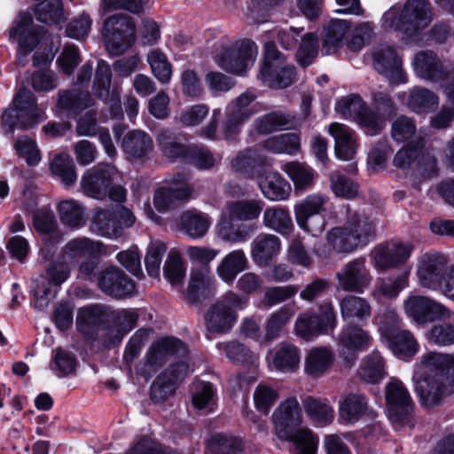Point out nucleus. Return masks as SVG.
<instances>
[{
    "label": "nucleus",
    "mask_w": 454,
    "mask_h": 454,
    "mask_svg": "<svg viewBox=\"0 0 454 454\" xmlns=\"http://www.w3.org/2000/svg\"><path fill=\"white\" fill-rule=\"evenodd\" d=\"M36 19L48 25H59L65 20L61 0H45L37 4Z\"/></svg>",
    "instance_id": "59"
},
{
    "label": "nucleus",
    "mask_w": 454,
    "mask_h": 454,
    "mask_svg": "<svg viewBox=\"0 0 454 454\" xmlns=\"http://www.w3.org/2000/svg\"><path fill=\"white\" fill-rule=\"evenodd\" d=\"M262 223L266 228L281 235H287L294 229L290 212L285 207L274 206L267 207L263 211Z\"/></svg>",
    "instance_id": "45"
},
{
    "label": "nucleus",
    "mask_w": 454,
    "mask_h": 454,
    "mask_svg": "<svg viewBox=\"0 0 454 454\" xmlns=\"http://www.w3.org/2000/svg\"><path fill=\"white\" fill-rule=\"evenodd\" d=\"M375 234V221L364 212L348 207L344 225L331 229L326 239L336 253L348 254L366 246Z\"/></svg>",
    "instance_id": "2"
},
{
    "label": "nucleus",
    "mask_w": 454,
    "mask_h": 454,
    "mask_svg": "<svg viewBox=\"0 0 454 454\" xmlns=\"http://www.w3.org/2000/svg\"><path fill=\"white\" fill-rule=\"evenodd\" d=\"M350 29L349 22L342 20H332L325 30L322 43V53L332 55L343 45V39Z\"/></svg>",
    "instance_id": "43"
},
{
    "label": "nucleus",
    "mask_w": 454,
    "mask_h": 454,
    "mask_svg": "<svg viewBox=\"0 0 454 454\" xmlns=\"http://www.w3.org/2000/svg\"><path fill=\"white\" fill-rule=\"evenodd\" d=\"M287 441L295 445L297 454H316L318 439L309 428H300Z\"/></svg>",
    "instance_id": "64"
},
{
    "label": "nucleus",
    "mask_w": 454,
    "mask_h": 454,
    "mask_svg": "<svg viewBox=\"0 0 454 454\" xmlns=\"http://www.w3.org/2000/svg\"><path fill=\"white\" fill-rule=\"evenodd\" d=\"M374 69L391 83L407 82V75L403 68V61L395 49L387 44H380L372 51Z\"/></svg>",
    "instance_id": "19"
},
{
    "label": "nucleus",
    "mask_w": 454,
    "mask_h": 454,
    "mask_svg": "<svg viewBox=\"0 0 454 454\" xmlns=\"http://www.w3.org/2000/svg\"><path fill=\"white\" fill-rule=\"evenodd\" d=\"M214 284V278L207 271L192 272L185 297L190 303L204 301L210 294V286Z\"/></svg>",
    "instance_id": "46"
},
{
    "label": "nucleus",
    "mask_w": 454,
    "mask_h": 454,
    "mask_svg": "<svg viewBox=\"0 0 454 454\" xmlns=\"http://www.w3.org/2000/svg\"><path fill=\"white\" fill-rule=\"evenodd\" d=\"M63 255L70 259L100 258L106 254V248L100 241L86 237L69 240L63 247Z\"/></svg>",
    "instance_id": "30"
},
{
    "label": "nucleus",
    "mask_w": 454,
    "mask_h": 454,
    "mask_svg": "<svg viewBox=\"0 0 454 454\" xmlns=\"http://www.w3.org/2000/svg\"><path fill=\"white\" fill-rule=\"evenodd\" d=\"M58 210L61 222L67 226L79 228L85 223L84 207L76 200L61 201Z\"/></svg>",
    "instance_id": "58"
},
{
    "label": "nucleus",
    "mask_w": 454,
    "mask_h": 454,
    "mask_svg": "<svg viewBox=\"0 0 454 454\" xmlns=\"http://www.w3.org/2000/svg\"><path fill=\"white\" fill-rule=\"evenodd\" d=\"M228 359L236 364H254L257 356L244 344L238 340L219 342L216 344Z\"/></svg>",
    "instance_id": "56"
},
{
    "label": "nucleus",
    "mask_w": 454,
    "mask_h": 454,
    "mask_svg": "<svg viewBox=\"0 0 454 454\" xmlns=\"http://www.w3.org/2000/svg\"><path fill=\"white\" fill-rule=\"evenodd\" d=\"M327 201L328 198L325 195L310 194L294 206L295 217L323 214L326 211L325 205Z\"/></svg>",
    "instance_id": "62"
},
{
    "label": "nucleus",
    "mask_w": 454,
    "mask_h": 454,
    "mask_svg": "<svg viewBox=\"0 0 454 454\" xmlns=\"http://www.w3.org/2000/svg\"><path fill=\"white\" fill-rule=\"evenodd\" d=\"M248 261L242 249H236L227 254L216 268L219 278L226 284H232L237 276L244 271Z\"/></svg>",
    "instance_id": "37"
},
{
    "label": "nucleus",
    "mask_w": 454,
    "mask_h": 454,
    "mask_svg": "<svg viewBox=\"0 0 454 454\" xmlns=\"http://www.w3.org/2000/svg\"><path fill=\"white\" fill-rule=\"evenodd\" d=\"M409 272L404 271L395 276L377 278L372 295L376 300L394 299L408 286Z\"/></svg>",
    "instance_id": "44"
},
{
    "label": "nucleus",
    "mask_w": 454,
    "mask_h": 454,
    "mask_svg": "<svg viewBox=\"0 0 454 454\" xmlns=\"http://www.w3.org/2000/svg\"><path fill=\"white\" fill-rule=\"evenodd\" d=\"M70 273L71 268L65 255L51 262L45 267L44 273L34 279L32 294L35 307H47L50 301L55 297L58 288L70 277Z\"/></svg>",
    "instance_id": "7"
},
{
    "label": "nucleus",
    "mask_w": 454,
    "mask_h": 454,
    "mask_svg": "<svg viewBox=\"0 0 454 454\" xmlns=\"http://www.w3.org/2000/svg\"><path fill=\"white\" fill-rule=\"evenodd\" d=\"M98 287L106 295L125 299L136 293L135 282L120 268L110 266L100 271L97 277Z\"/></svg>",
    "instance_id": "21"
},
{
    "label": "nucleus",
    "mask_w": 454,
    "mask_h": 454,
    "mask_svg": "<svg viewBox=\"0 0 454 454\" xmlns=\"http://www.w3.org/2000/svg\"><path fill=\"white\" fill-rule=\"evenodd\" d=\"M93 101L89 91L73 89L59 93L58 106L68 116H76L84 109L91 106Z\"/></svg>",
    "instance_id": "41"
},
{
    "label": "nucleus",
    "mask_w": 454,
    "mask_h": 454,
    "mask_svg": "<svg viewBox=\"0 0 454 454\" xmlns=\"http://www.w3.org/2000/svg\"><path fill=\"white\" fill-rule=\"evenodd\" d=\"M193 186L182 188L160 187L153 195V204L159 212L164 213L171 210L191 199Z\"/></svg>",
    "instance_id": "31"
},
{
    "label": "nucleus",
    "mask_w": 454,
    "mask_h": 454,
    "mask_svg": "<svg viewBox=\"0 0 454 454\" xmlns=\"http://www.w3.org/2000/svg\"><path fill=\"white\" fill-rule=\"evenodd\" d=\"M262 147L275 154H295L300 149V137L294 133L272 136L265 139Z\"/></svg>",
    "instance_id": "52"
},
{
    "label": "nucleus",
    "mask_w": 454,
    "mask_h": 454,
    "mask_svg": "<svg viewBox=\"0 0 454 454\" xmlns=\"http://www.w3.org/2000/svg\"><path fill=\"white\" fill-rule=\"evenodd\" d=\"M121 148L128 158L144 160L152 153L153 141L146 132L134 129L123 137Z\"/></svg>",
    "instance_id": "28"
},
{
    "label": "nucleus",
    "mask_w": 454,
    "mask_h": 454,
    "mask_svg": "<svg viewBox=\"0 0 454 454\" xmlns=\"http://www.w3.org/2000/svg\"><path fill=\"white\" fill-rule=\"evenodd\" d=\"M354 121L369 136L379 134L386 124L384 117L374 109L368 107L365 103L363 104Z\"/></svg>",
    "instance_id": "55"
},
{
    "label": "nucleus",
    "mask_w": 454,
    "mask_h": 454,
    "mask_svg": "<svg viewBox=\"0 0 454 454\" xmlns=\"http://www.w3.org/2000/svg\"><path fill=\"white\" fill-rule=\"evenodd\" d=\"M281 241L274 234L262 233L251 243V257L259 266L267 265L280 251Z\"/></svg>",
    "instance_id": "29"
},
{
    "label": "nucleus",
    "mask_w": 454,
    "mask_h": 454,
    "mask_svg": "<svg viewBox=\"0 0 454 454\" xmlns=\"http://www.w3.org/2000/svg\"><path fill=\"white\" fill-rule=\"evenodd\" d=\"M234 222L223 221L218 224V234L222 239L231 243L248 240L257 230L256 224H234Z\"/></svg>",
    "instance_id": "53"
},
{
    "label": "nucleus",
    "mask_w": 454,
    "mask_h": 454,
    "mask_svg": "<svg viewBox=\"0 0 454 454\" xmlns=\"http://www.w3.org/2000/svg\"><path fill=\"white\" fill-rule=\"evenodd\" d=\"M403 309L408 317L422 325L451 317L448 308L425 295H410L403 302Z\"/></svg>",
    "instance_id": "14"
},
{
    "label": "nucleus",
    "mask_w": 454,
    "mask_h": 454,
    "mask_svg": "<svg viewBox=\"0 0 454 454\" xmlns=\"http://www.w3.org/2000/svg\"><path fill=\"white\" fill-rule=\"evenodd\" d=\"M76 364V357L71 351L61 347L52 349L49 367L58 377H66L74 373Z\"/></svg>",
    "instance_id": "54"
},
{
    "label": "nucleus",
    "mask_w": 454,
    "mask_h": 454,
    "mask_svg": "<svg viewBox=\"0 0 454 454\" xmlns=\"http://www.w3.org/2000/svg\"><path fill=\"white\" fill-rule=\"evenodd\" d=\"M329 133L334 138L337 157L351 160L356 153L355 132L344 124L333 122L329 126Z\"/></svg>",
    "instance_id": "32"
},
{
    "label": "nucleus",
    "mask_w": 454,
    "mask_h": 454,
    "mask_svg": "<svg viewBox=\"0 0 454 454\" xmlns=\"http://www.w3.org/2000/svg\"><path fill=\"white\" fill-rule=\"evenodd\" d=\"M260 187L263 195L273 201L286 200L292 191L290 184L278 172L267 174Z\"/></svg>",
    "instance_id": "47"
},
{
    "label": "nucleus",
    "mask_w": 454,
    "mask_h": 454,
    "mask_svg": "<svg viewBox=\"0 0 454 454\" xmlns=\"http://www.w3.org/2000/svg\"><path fill=\"white\" fill-rule=\"evenodd\" d=\"M282 170L294 183L295 192H303L313 187L317 173L308 164L290 161L283 165Z\"/></svg>",
    "instance_id": "40"
},
{
    "label": "nucleus",
    "mask_w": 454,
    "mask_h": 454,
    "mask_svg": "<svg viewBox=\"0 0 454 454\" xmlns=\"http://www.w3.org/2000/svg\"><path fill=\"white\" fill-rule=\"evenodd\" d=\"M382 20L386 27L415 35L431 23L433 12L427 0H407L402 11L391 7L384 13Z\"/></svg>",
    "instance_id": "3"
},
{
    "label": "nucleus",
    "mask_w": 454,
    "mask_h": 454,
    "mask_svg": "<svg viewBox=\"0 0 454 454\" xmlns=\"http://www.w3.org/2000/svg\"><path fill=\"white\" fill-rule=\"evenodd\" d=\"M248 298L228 291L207 309L204 320L207 332L214 334L229 333L238 320V311L248 305Z\"/></svg>",
    "instance_id": "4"
},
{
    "label": "nucleus",
    "mask_w": 454,
    "mask_h": 454,
    "mask_svg": "<svg viewBox=\"0 0 454 454\" xmlns=\"http://www.w3.org/2000/svg\"><path fill=\"white\" fill-rule=\"evenodd\" d=\"M102 36L107 51L113 55H121L135 43V21L124 13L110 15L103 22Z\"/></svg>",
    "instance_id": "8"
},
{
    "label": "nucleus",
    "mask_w": 454,
    "mask_h": 454,
    "mask_svg": "<svg viewBox=\"0 0 454 454\" xmlns=\"http://www.w3.org/2000/svg\"><path fill=\"white\" fill-rule=\"evenodd\" d=\"M74 168L73 159L66 153L56 155L51 163V172L67 186L74 184L77 179Z\"/></svg>",
    "instance_id": "60"
},
{
    "label": "nucleus",
    "mask_w": 454,
    "mask_h": 454,
    "mask_svg": "<svg viewBox=\"0 0 454 454\" xmlns=\"http://www.w3.org/2000/svg\"><path fill=\"white\" fill-rule=\"evenodd\" d=\"M414 73L421 79L439 82L447 76L442 62L432 51L418 52L412 60Z\"/></svg>",
    "instance_id": "25"
},
{
    "label": "nucleus",
    "mask_w": 454,
    "mask_h": 454,
    "mask_svg": "<svg viewBox=\"0 0 454 454\" xmlns=\"http://www.w3.org/2000/svg\"><path fill=\"white\" fill-rule=\"evenodd\" d=\"M294 314L295 309L291 305L282 306L271 313L265 322L263 340L270 343L278 339Z\"/></svg>",
    "instance_id": "42"
},
{
    "label": "nucleus",
    "mask_w": 454,
    "mask_h": 454,
    "mask_svg": "<svg viewBox=\"0 0 454 454\" xmlns=\"http://www.w3.org/2000/svg\"><path fill=\"white\" fill-rule=\"evenodd\" d=\"M9 39L17 41L18 51L16 61L20 67L27 63V56L36 48L40 37L35 30L33 19L29 13H20L18 19L13 21L9 31Z\"/></svg>",
    "instance_id": "16"
},
{
    "label": "nucleus",
    "mask_w": 454,
    "mask_h": 454,
    "mask_svg": "<svg viewBox=\"0 0 454 454\" xmlns=\"http://www.w3.org/2000/svg\"><path fill=\"white\" fill-rule=\"evenodd\" d=\"M386 406L393 422L406 424L413 413V402L404 384L392 378L385 387Z\"/></svg>",
    "instance_id": "15"
},
{
    "label": "nucleus",
    "mask_w": 454,
    "mask_h": 454,
    "mask_svg": "<svg viewBox=\"0 0 454 454\" xmlns=\"http://www.w3.org/2000/svg\"><path fill=\"white\" fill-rule=\"evenodd\" d=\"M295 76L294 66L286 61V55L278 50L275 42H267L260 79L270 88L285 89L294 82Z\"/></svg>",
    "instance_id": "6"
},
{
    "label": "nucleus",
    "mask_w": 454,
    "mask_h": 454,
    "mask_svg": "<svg viewBox=\"0 0 454 454\" xmlns=\"http://www.w3.org/2000/svg\"><path fill=\"white\" fill-rule=\"evenodd\" d=\"M386 374L385 361L378 351L367 356L358 370L359 379L370 384L380 382Z\"/></svg>",
    "instance_id": "48"
},
{
    "label": "nucleus",
    "mask_w": 454,
    "mask_h": 454,
    "mask_svg": "<svg viewBox=\"0 0 454 454\" xmlns=\"http://www.w3.org/2000/svg\"><path fill=\"white\" fill-rule=\"evenodd\" d=\"M438 96L427 88L414 86L408 91L406 106L415 114L432 113L438 107Z\"/></svg>",
    "instance_id": "38"
},
{
    "label": "nucleus",
    "mask_w": 454,
    "mask_h": 454,
    "mask_svg": "<svg viewBox=\"0 0 454 454\" xmlns=\"http://www.w3.org/2000/svg\"><path fill=\"white\" fill-rule=\"evenodd\" d=\"M448 257L439 252L431 251L422 254L417 266V276L420 286L439 291L450 272Z\"/></svg>",
    "instance_id": "12"
},
{
    "label": "nucleus",
    "mask_w": 454,
    "mask_h": 454,
    "mask_svg": "<svg viewBox=\"0 0 454 454\" xmlns=\"http://www.w3.org/2000/svg\"><path fill=\"white\" fill-rule=\"evenodd\" d=\"M112 69L109 64L99 59L97 64L93 81V92L97 98L103 100L108 106L111 117L120 119L123 115L121 97L116 90H111Z\"/></svg>",
    "instance_id": "18"
},
{
    "label": "nucleus",
    "mask_w": 454,
    "mask_h": 454,
    "mask_svg": "<svg viewBox=\"0 0 454 454\" xmlns=\"http://www.w3.org/2000/svg\"><path fill=\"white\" fill-rule=\"evenodd\" d=\"M278 398V392L274 387L265 384H259L253 395L255 409L263 415L269 413Z\"/></svg>",
    "instance_id": "63"
},
{
    "label": "nucleus",
    "mask_w": 454,
    "mask_h": 454,
    "mask_svg": "<svg viewBox=\"0 0 454 454\" xmlns=\"http://www.w3.org/2000/svg\"><path fill=\"white\" fill-rule=\"evenodd\" d=\"M393 163L399 168L415 167L417 173L424 179H430L437 175L438 168L434 154L424 148V140L419 137L415 145L409 143L395 155Z\"/></svg>",
    "instance_id": "10"
},
{
    "label": "nucleus",
    "mask_w": 454,
    "mask_h": 454,
    "mask_svg": "<svg viewBox=\"0 0 454 454\" xmlns=\"http://www.w3.org/2000/svg\"><path fill=\"white\" fill-rule=\"evenodd\" d=\"M116 173L114 165L105 163L88 169L81 181L83 192L94 199L105 198Z\"/></svg>",
    "instance_id": "22"
},
{
    "label": "nucleus",
    "mask_w": 454,
    "mask_h": 454,
    "mask_svg": "<svg viewBox=\"0 0 454 454\" xmlns=\"http://www.w3.org/2000/svg\"><path fill=\"white\" fill-rule=\"evenodd\" d=\"M412 250L411 243L390 242L380 245L374 250V266L380 270L395 268L409 259Z\"/></svg>",
    "instance_id": "24"
},
{
    "label": "nucleus",
    "mask_w": 454,
    "mask_h": 454,
    "mask_svg": "<svg viewBox=\"0 0 454 454\" xmlns=\"http://www.w3.org/2000/svg\"><path fill=\"white\" fill-rule=\"evenodd\" d=\"M210 225L211 219L208 215L197 210H187L180 215L178 229L189 238L197 239L207 233Z\"/></svg>",
    "instance_id": "35"
},
{
    "label": "nucleus",
    "mask_w": 454,
    "mask_h": 454,
    "mask_svg": "<svg viewBox=\"0 0 454 454\" xmlns=\"http://www.w3.org/2000/svg\"><path fill=\"white\" fill-rule=\"evenodd\" d=\"M207 448L212 454H236L242 450V442L232 435L215 434L208 440Z\"/></svg>",
    "instance_id": "61"
},
{
    "label": "nucleus",
    "mask_w": 454,
    "mask_h": 454,
    "mask_svg": "<svg viewBox=\"0 0 454 454\" xmlns=\"http://www.w3.org/2000/svg\"><path fill=\"white\" fill-rule=\"evenodd\" d=\"M367 414L372 419L377 417V413L370 410L368 398L364 394H348L340 403L339 416L345 423L354 424Z\"/></svg>",
    "instance_id": "26"
},
{
    "label": "nucleus",
    "mask_w": 454,
    "mask_h": 454,
    "mask_svg": "<svg viewBox=\"0 0 454 454\" xmlns=\"http://www.w3.org/2000/svg\"><path fill=\"white\" fill-rule=\"evenodd\" d=\"M108 307L102 304H93L79 309L76 317L77 330L90 337L106 322L108 316Z\"/></svg>",
    "instance_id": "27"
},
{
    "label": "nucleus",
    "mask_w": 454,
    "mask_h": 454,
    "mask_svg": "<svg viewBox=\"0 0 454 454\" xmlns=\"http://www.w3.org/2000/svg\"><path fill=\"white\" fill-rule=\"evenodd\" d=\"M255 54V44L249 40H242L217 45L214 60L224 71L242 74L253 64Z\"/></svg>",
    "instance_id": "9"
},
{
    "label": "nucleus",
    "mask_w": 454,
    "mask_h": 454,
    "mask_svg": "<svg viewBox=\"0 0 454 454\" xmlns=\"http://www.w3.org/2000/svg\"><path fill=\"white\" fill-rule=\"evenodd\" d=\"M146 61L154 77L162 84H168L173 74L172 64L167 55L159 49L150 50Z\"/></svg>",
    "instance_id": "51"
},
{
    "label": "nucleus",
    "mask_w": 454,
    "mask_h": 454,
    "mask_svg": "<svg viewBox=\"0 0 454 454\" xmlns=\"http://www.w3.org/2000/svg\"><path fill=\"white\" fill-rule=\"evenodd\" d=\"M339 306L343 320L365 322L372 316L370 302L361 296L346 294L340 299Z\"/></svg>",
    "instance_id": "36"
},
{
    "label": "nucleus",
    "mask_w": 454,
    "mask_h": 454,
    "mask_svg": "<svg viewBox=\"0 0 454 454\" xmlns=\"http://www.w3.org/2000/svg\"><path fill=\"white\" fill-rule=\"evenodd\" d=\"M318 310V314L307 311L298 316L294 325L298 336L309 340L313 336L326 333L335 328L337 316L333 303H322Z\"/></svg>",
    "instance_id": "11"
},
{
    "label": "nucleus",
    "mask_w": 454,
    "mask_h": 454,
    "mask_svg": "<svg viewBox=\"0 0 454 454\" xmlns=\"http://www.w3.org/2000/svg\"><path fill=\"white\" fill-rule=\"evenodd\" d=\"M333 353L327 347L311 348L304 359V372L313 379L323 376L333 365Z\"/></svg>",
    "instance_id": "34"
},
{
    "label": "nucleus",
    "mask_w": 454,
    "mask_h": 454,
    "mask_svg": "<svg viewBox=\"0 0 454 454\" xmlns=\"http://www.w3.org/2000/svg\"><path fill=\"white\" fill-rule=\"evenodd\" d=\"M43 119V112L38 108L33 93L25 88L20 89L12 101V107L2 114V126L4 133L12 134L14 129H29Z\"/></svg>",
    "instance_id": "5"
},
{
    "label": "nucleus",
    "mask_w": 454,
    "mask_h": 454,
    "mask_svg": "<svg viewBox=\"0 0 454 454\" xmlns=\"http://www.w3.org/2000/svg\"><path fill=\"white\" fill-rule=\"evenodd\" d=\"M271 419L274 433L280 440H288L299 430L302 422L301 409L295 398H288L275 409Z\"/></svg>",
    "instance_id": "20"
},
{
    "label": "nucleus",
    "mask_w": 454,
    "mask_h": 454,
    "mask_svg": "<svg viewBox=\"0 0 454 454\" xmlns=\"http://www.w3.org/2000/svg\"><path fill=\"white\" fill-rule=\"evenodd\" d=\"M371 341L372 337L368 333L353 324L344 325L337 338L340 355L348 362H353L356 353L369 348Z\"/></svg>",
    "instance_id": "23"
},
{
    "label": "nucleus",
    "mask_w": 454,
    "mask_h": 454,
    "mask_svg": "<svg viewBox=\"0 0 454 454\" xmlns=\"http://www.w3.org/2000/svg\"><path fill=\"white\" fill-rule=\"evenodd\" d=\"M419 376L415 392L425 409L440 406L454 394V356L439 352H427L420 358Z\"/></svg>",
    "instance_id": "1"
},
{
    "label": "nucleus",
    "mask_w": 454,
    "mask_h": 454,
    "mask_svg": "<svg viewBox=\"0 0 454 454\" xmlns=\"http://www.w3.org/2000/svg\"><path fill=\"white\" fill-rule=\"evenodd\" d=\"M293 116L285 111H273L255 119L254 129L260 134H270L289 127Z\"/></svg>",
    "instance_id": "50"
},
{
    "label": "nucleus",
    "mask_w": 454,
    "mask_h": 454,
    "mask_svg": "<svg viewBox=\"0 0 454 454\" xmlns=\"http://www.w3.org/2000/svg\"><path fill=\"white\" fill-rule=\"evenodd\" d=\"M338 290L363 294L371 286L372 276L366 264V260L357 257L342 265L336 272Z\"/></svg>",
    "instance_id": "13"
},
{
    "label": "nucleus",
    "mask_w": 454,
    "mask_h": 454,
    "mask_svg": "<svg viewBox=\"0 0 454 454\" xmlns=\"http://www.w3.org/2000/svg\"><path fill=\"white\" fill-rule=\"evenodd\" d=\"M392 351L401 357H411L419 350V344L409 330H403L387 340Z\"/></svg>",
    "instance_id": "57"
},
{
    "label": "nucleus",
    "mask_w": 454,
    "mask_h": 454,
    "mask_svg": "<svg viewBox=\"0 0 454 454\" xmlns=\"http://www.w3.org/2000/svg\"><path fill=\"white\" fill-rule=\"evenodd\" d=\"M301 351L290 342H280L276 347L271 359V365L282 372H294L299 369Z\"/></svg>",
    "instance_id": "39"
},
{
    "label": "nucleus",
    "mask_w": 454,
    "mask_h": 454,
    "mask_svg": "<svg viewBox=\"0 0 454 454\" xmlns=\"http://www.w3.org/2000/svg\"><path fill=\"white\" fill-rule=\"evenodd\" d=\"M91 228L103 237L116 238L121 234V226L111 209H98L92 218Z\"/></svg>",
    "instance_id": "49"
},
{
    "label": "nucleus",
    "mask_w": 454,
    "mask_h": 454,
    "mask_svg": "<svg viewBox=\"0 0 454 454\" xmlns=\"http://www.w3.org/2000/svg\"><path fill=\"white\" fill-rule=\"evenodd\" d=\"M262 200H241L226 204V217L231 222H252L259 218L263 209Z\"/></svg>",
    "instance_id": "33"
},
{
    "label": "nucleus",
    "mask_w": 454,
    "mask_h": 454,
    "mask_svg": "<svg viewBox=\"0 0 454 454\" xmlns=\"http://www.w3.org/2000/svg\"><path fill=\"white\" fill-rule=\"evenodd\" d=\"M188 354L187 346L175 337L160 338L153 342L145 355V369L140 373L150 374L158 371L171 356L184 357Z\"/></svg>",
    "instance_id": "17"
}]
</instances>
